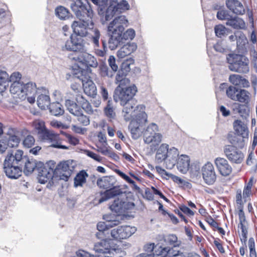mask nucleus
Here are the masks:
<instances>
[{
	"label": "nucleus",
	"mask_w": 257,
	"mask_h": 257,
	"mask_svg": "<svg viewBox=\"0 0 257 257\" xmlns=\"http://www.w3.org/2000/svg\"><path fill=\"white\" fill-rule=\"evenodd\" d=\"M235 133L243 138H248L249 130L247 124L240 120H235L233 123Z\"/></svg>",
	"instance_id": "nucleus-20"
},
{
	"label": "nucleus",
	"mask_w": 257,
	"mask_h": 257,
	"mask_svg": "<svg viewBox=\"0 0 257 257\" xmlns=\"http://www.w3.org/2000/svg\"><path fill=\"white\" fill-rule=\"evenodd\" d=\"M5 140L6 141L7 145L11 148L18 147L20 141V139L19 137L16 135L10 136L8 139Z\"/></svg>",
	"instance_id": "nucleus-45"
},
{
	"label": "nucleus",
	"mask_w": 257,
	"mask_h": 257,
	"mask_svg": "<svg viewBox=\"0 0 257 257\" xmlns=\"http://www.w3.org/2000/svg\"><path fill=\"white\" fill-rule=\"evenodd\" d=\"M104 113L106 116L110 118H113L115 116V113L109 100L108 101L107 104L104 108Z\"/></svg>",
	"instance_id": "nucleus-50"
},
{
	"label": "nucleus",
	"mask_w": 257,
	"mask_h": 257,
	"mask_svg": "<svg viewBox=\"0 0 257 257\" xmlns=\"http://www.w3.org/2000/svg\"><path fill=\"white\" fill-rule=\"evenodd\" d=\"M162 135L161 134L144 137V141L146 144H151V146L156 147L162 141Z\"/></svg>",
	"instance_id": "nucleus-29"
},
{
	"label": "nucleus",
	"mask_w": 257,
	"mask_h": 257,
	"mask_svg": "<svg viewBox=\"0 0 257 257\" xmlns=\"http://www.w3.org/2000/svg\"><path fill=\"white\" fill-rule=\"evenodd\" d=\"M213 10L217 11L216 16H227L228 15L227 11L225 10L223 6L216 4L213 6Z\"/></svg>",
	"instance_id": "nucleus-55"
},
{
	"label": "nucleus",
	"mask_w": 257,
	"mask_h": 257,
	"mask_svg": "<svg viewBox=\"0 0 257 257\" xmlns=\"http://www.w3.org/2000/svg\"><path fill=\"white\" fill-rule=\"evenodd\" d=\"M157 254L161 257L176 256L179 254V251H176L168 247H162L160 246L158 249Z\"/></svg>",
	"instance_id": "nucleus-30"
},
{
	"label": "nucleus",
	"mask_w": 257,
	"mask_h": 257,
	"mask_svg": "<svg viewBox=\"0 0 257 257\" xmlns=\"http://www.w3.org/2000/svg\"><path fill=\"white\" fill-rule=\"evenodd\" d=\"M65 106L69 112L74 116L77 114H79V112L81 110L80 107L75 102L70 100L65 101Z\"/></svg>",
	"instance_id": "nucleus-38"
},
{
	"label": "nucleus",
	"mask_w": 257,
	"mask_h": 257,
	"mask_svg": "<svg viewBox=\"0 0 257 257\" xmlns=\"http://www.w3.org/2000/svg\"><path fill=\"white\" fill-rule=\"evenodd\" d=\"M49 109L51 114L55 116L62 115L64 112L63 106L58 101L51 103Z\"/></svg>",
	"instance_id": "nucleus-33"
},
{
	"label": "nucleus",
	"mask_w": 257,
	"mask_h": 257,
	"mask_svg": "<svg viewBox=\"0 0 257 257\" xmlns=\"http://www.w3.org/2000/svg\"><path fill=\"white\" fill-rule=\"evenodd\" d=\"M176 164L178 170L180 172L185 174L189 168L190 158L187 155H182L178 157Z\"/></svg>",
	"instance_id": "nucleus-24"
},
{
	"label": "nucleus",
	"mask_w": 257,
	"mask_h": 257,
	"mask_svg": "<svg viewBox=\"0 0 257 257\" xmlns=\"http://www.w3.org/2000/svg\"><path fill=\"white\" fill-rule=\"evenodd\" d=\"M136 110H139L140 113L137 114V119L140 123H146L147 121V114L144 111L145 106L144 105H139L136 107Z\"/></svg>",
	"instance_id": "nucleus-42"
},
{
	"label": "nucleus",
	"mask_w": 257,
	"mask_h": 257,
	"mask_svg": "<svg viewBox=\"0 0 257 257\" xmlns=\"http://www.w3.org/2000/svg\"><path fill=\"white\" fill-rule=\"evenodd\" d=\"M81 107L87 113L89 114H93L94 111L91 105L88 101L83 103V105L81 106Z\"/></svg>",
	"instance_id": "nucleus-59"
},
{
	"label": "nucleus",
	"mask_w": 257,
	"mask_h": 257,
	"mask_svg": "<svg viewBox=\"0 0 257 257\" xmlns=\"http://www.w3.org/2000/svg\"><path fill=\"white\" fill-rule=\"evenodd\" d=\"M236 44L237 47L243 48L247 42V40L245 35L241 31H236Z\"/></svg>",
	"instance_id": "nucleus-43"
},
{
	"label": "nucleus",
	"mask_w": 257,
	"mask_h": 257,
	"mask_svg": "<svg viewBox=\"0 0 257 257\" xmlns=\"http://www.w3.org/2000/svg\"><path fill=\"white\" fill-rule=\"evenodd\" d=\"M226 24L234 29H243L245 28L244 22L239 17H230Z\"/></svg>",
	"instance_id": "nucleus-28"
},
{
	"label": "nucleus",
	"mask_w": 257,
	"mask_h": 257,
	"mask_svg": "<svg viewBox=\"0 0 257 257\" xmlns=\"http://www.w3.org/2000/svg\"><path fill=\"white\" fill-rule=\"evenodd\" d=\"M203 179L206 184L213 185L216 181L217 176L213 165L210 163H206L201 169Z\"/></svg>",
	"instance_id": "nucleus-16"
},
{
	"label": "nucleus",
	"mask_w": 257,
	"mask_h": 257,
	"mask_svg": "<svg viewBox=\"0 0 257 257\" xmlns=\"http://www.w3.org/2000/svg\"><path fill=\"white\" fill-rule=\"evenodd\" d=\"M237 99L235 101L245 104H249L250 99V93L245 89H240L237 93Z\"/></svg>",
	"instance_id": "nucleus-34"
},
{
	"label": "nucleus",
	"mask_w": 257,
	"mask_h": 257,
	"mask_svg": "<svg viewBox=\"0 0 257 257\" xmlns=\"http://www.w3.org/2000/svg\"><path fill=\"white\" fill-rule=\"evenodd\" d=\"M93 26L92 17H85V19L74 21L72 25V28L75 35H71L70 36V42L72 45H69L67 42L65 44V48L72 51H83L84 49V40L78 36L86 37L89 34V31L94 33L92 35V41L94 47H98L100 33L97 29H93Z\"/></svg>",
	"instance_id": "nucleus-1"
},
{
	"label": "nucleus",
	"mask_w": 257,
	"mask_h": 257,
	"mask_svg": "<svg viewBox=\"0 0 257 257\" xmlns=\"http://www.w3.org/2000/svg\"><path fill=\"white\" fill-rule=\"evenodd\" d=\"M226 59L230 70L239 73H246L249 72V60L245 56L230 54L228 55Z\"/></svg>",
	"instance_id": "nucleus-6"
},
{
	"label": "nucleus",
	"mask_w": 257,
	"mask_h": 257,
	"mask_svg": "<svg viewBox=\"0 0 257 257\" xmlns=\"http://www.w3.org/2000/svg\"><path fill=\"white\" fill-rule=\"evenodd\" d=\"M26 159L23 163V170L24 173L26 176L31 175L33 172H36L38 167V162L33 159H29L27 156H25Z\"/></svg>",
	"instance_id": "nucleus-18"
},
{
	"label": "nucleus",
	"mask_w": 257,
	"mask_h": 257,
	"mask_svg": "<svg viewBox=\"0 0 257 257\" xmlns=\"http://www.w3.org/2000/svg\"><path fill=\"white\" fill-rule=\"evenodd\" d=\"M137 48V45L135 43H128L123 45L117 52L119 58H123L134 52Z\"/></svg>",
	"instance_id": "nucleus-22"
},
{
	"label": "nucleus",
	"mask_w": 257,
	"mask_h": 257,
	"mask_svg": "<svg viewBox=\"0 0 257 257\" xmlns=\"http://www.w3.org/2000/svg\"><path fill=\"white\" fill-rule=\"evenodd\" d=\"M24 99L27 96L35 95L37 92L36 85L35 83L29 82L26 84L23 83V91Z\"/></svg>",
	"instance_id": "nucleus-32"
},
{
	"label": "nucleus",
	"mask_w": 257,
	"mask_h": 257,
	"mask_svg": "<svg viewBox=\"0 0 257 257\" xmlns=\"http://www.w3.org/2000/svg\"><path fill=\"white\" fill-rule=\"evenodd\" d=\"M84 49L81 51H73L68 55V59L74 62L80 63L86 67L87 70L90 67L96 68L98 66L96 58L91 54L84 52Z\"/></svg>",
	"instance_id": "nucleus-8"
},
{
	"label": "nucleus",
	"mask_w": 257,
	"mask_h": 257,
	"mask_svg": "<svg viewBox=\"0 0 257 257\" xmlns=\"http://www.w3.org/2000/svg\"><path fill=\"white\" fill-rule=\"evenodd\" d=\"M248 245L249 249L250 257H256V253L255 249V242L253 238L250 237L249 238Z\"/></svg>",
	"instance_id": "nucleus-52"
},
{
	"label": "nucleus",
	"mask_w": 257,
	"mask_h": 257,
	"mask_svg": "<svg viewBox=\"0 0 257 257\" xmlns=\"http://www.w3.org/2000/svg\"><path fill=\"white\" fill-rule=\"evenodd\" d=\"M123 206V200L117 198L114 200L113 203L109 208L112 211L116 213H122Z\"/></svg>",
	"instance_id": "nucleus-41"
},
{
	"label": "nucleus",
	"mask_w": 257,
	"mask_h": 257,
	"mask_svg": "<svg viewBox=\"0 0 257 257\" xmlns=\"http://www.w3.org/2000/svg\"><path fill=\"white\" fill-rule=\"evenodd\" d=\"M77 117V120L80 124L83 125L87 126L90 123L89 117L82 113V110L79 112V114L75 115Z\"/></svg>",
	"instance_id": "nucleus-49"
},
{
	"label": "nucleus",
	"mask_w": 257,
	"mask_h": 257,
	"mask_svg": "<svg viewBox=\"0 0 257 257\" xmlns=\"http://www.w3.org/2000/svg\"><path fill=\"white\" fill-rule=\"evenodd\" d=\"M248 104H242L240 103H235L234 110L239 114L241 117H246L249 115V110L248 107Z\"/></svg>",
	"instance_id": "nucleus-36"
},
{
	"label": "nucleus",
	"mask_w": 257,
	"mask_h": 257,
	"mask_svg": "<svg viewBox=\"0 0 257 257\" xmlns=\"http://www.w3.org/2000/svg\"><path fill=\"white\" fill-rule=\"evenodd\" d=\"M214 164L219 173L222 176H228L232 173V167L226 159L221 157L216 158L214 160Z\"/></svg>",
	"instance_id": "nucleus-17"
},
{
	"label": "nucleus",
	"mask_w": 257,
	"mask_h": 257,
	"mask_svg": "<svg viewBox=\"0 0 257 257\" xmlns=\"http://www.w3.org/2000/svg\"><path fill=\"white\" fill-rule=\"evenodd\" d=\"M22 75L19 72H14L10 77V81L12 82L10 91L14 95V97L24 100L23 82L21 81Z\"/></svg>",
	"instance_id": "nucleus-11"
},
{
	"label": "nucleus",
	"mask_w": 257,
	"mask_h": 257,
	"mask_svg": "<svg viewBox=\"0 0 257 257\" xmlns=\"http://www.w3.org/2000/svg\"><path fill=\"white\" fill-rule=\"evenodd\" d=\"M37 104L42 109L49 108L51 104L49 96L43 94L40 95L37 98Z\"/></svg>",
	"instance_id": "nucleus-31"
},
{
	"label": "nucleus",
	"mask_w": 257,
	"mask_h": 257,
	"mask_svg": "<svg viewBox=\"0 0 257 257\" xmlns=\"http://www.w3.org/2000/svg\"><path fill=\"white\" fill-rule=\"evenodd\" d=\"M107 145H105V144H102L100 146L97 145L96 146L97 148V151L104 155H107L109 153V149L107 148Z\"/></svg>",
	"instance_id": "nucleus-62"
},
{
	"label": "nucleus",
	"mask_w": 257,
	"mask_h": 257,
	"mask_svg": "<svg viewBox=\"0 0 257 257\" xmlns=\"http://www.w3.org/2000/svg\"><path fill=\"white\" fill-rule=\"evenodd\" d=\"M137 229L135 227L130 226H121L111 230L110 234L112 238L116 240L126 239L133 234Z\"/></svg>",
	"instance_id": "nucleus-14"
},
{
	"label": "nucleus",
	"mask_w": 257,
	"mask_h": 257,
	"mask_svg": "<svg viewBox=\"0 0 257 257\" xmlns=\"http://www.w3.org/2000/svg\"><path fill=\"white\" fill-rule=\"evenodd\" d=\"M223 152L225 157L231 163L239 164L244 160V154L234 146L225 145Z\"/></svg>",
	"instance_id": "nucleus-12"
},
{
	"label": "nucleus",
	"mask_w": 257,
	"mask_h": 257,
	"mask_svg": "<svg viewBox=\"0 0 257 257\" xmlns=\"http://www.w3.org/2000/svg\"><path fill=\"white\" fill-rule=\"evenodd\" d=\"M10 77L8 74L3 71H0V92H4L9 85Z\"/></svg>",
	"instance_id": "nucleus-37"
},
{
	"label": "nucleus",
	"mask_w": 257,
	"mask_h": 257,
	"mask_svg": "<svg viewBox=\"0 0 257 257\" xmlns=\"http://www.w3.org/2000/svg\"><path fill=\"white\" fill-rule=\"evenodd\" d=\"M35 129L37 131L38 135H40L47 128L43 121H37L34 123Z\"/></svg>",
	"instance_id": "nucleus-56"
},
{
	"label": "nucleus",
	"mask_w": 257,
	"mask_h": 257,
	"mask_svg": "<svg viewBox=\"0 0 257 257\" xmlns=\"http://www.w3.org/2000/svg\"><path fill=\"white\" fill-rule=\"evenodd\" d=\"M227 7L234 14L238 15L244 14L245 10L240 2L237 0H227Z\"/></svg>",
	"instance_id": "nucleus-23"
},
{
	"label": "nucleus",
	"mask_w": 257,
	"mask_h": 257,
	"mask_svg": "<svg viewBox=\"0 0 257 257\" xmlns=\"http://www.w3.org/2000/svg\"><path fill=\"white\" fill-rule=\"evenodd\" d=\"M25 156L21 150L8 152L3 164L4 171L8 178L17 179L21 176Z\"/></svg>",
	"instance_id": "nucleus-2"
},
{
	"label": "nucleus",
	"mask_w": 257,
	"mask_h": 257,
	"mask_svg": "<svg viewBox=\"0 0 257 257\" xmlns=\"http://www.w3.org/2000/svg\"><path fill=\"white\" fill-rule=\"evenodd\" d=\"M88 175L85 170H81L77 174L74 178V187L77 188L78 187H83V185L86 182V178Z\"/></svg>",
	"instance_id": "nucleus-27"
},
{
	"label": "nucleus",
	"mask_w": 257,
	"mask_h": 257,
	"mask_svg": "<svg viewBox=\"0 0 257 257\" xmlns=\"http://www.w3.org/2000/svg\"><path fill=\"white\" fill-rule=\"evenodd\" d=\"M136 35L135 31L133 29H128L125 32L122 33V41L133 40Z\"/></svg>",
	"instance_id": "nucleus-51"
},
{
	"label": "nucleus",
	"mask_w": 257,
	"mask_h": 257,
	"mask_svg": "<svg viewBox=\"0 0 257 257\" xmlns=\"http://www.w3.org/2000/svg\"><path fill=\"white\" fill-rule=\"evenodd\" d=\"M130 9V5L127 1L122 0L115 6L113 9L114 15L121 13Z\"/></svg>",
	"instance_id": "nucleus-39"
},
{
	"label": "nucleus",
	"mask_w": 257,
	"mask_h": 257,
	"mask_svg": "<svg viewBox=\"0 0 257 257\" xmlns=\"http://www.w3.org/2000/svg\"><path fill=\"white\" fill-rule=\"evenodd\" d=\"M179 151L175 147H172L169 149L166 159H165V163L166 167L167 169H171L176 164L177 159L179 157Z\"/></svg>",
	"instance_id": "nucleus-19"
},
{
	"label": "nucleus",
	"mask_w": 257,
	"mask_h": 257,
	"mask_svg": "<svg viewBox=\"0 0 257 257\" xmlns=\"http://www.w3.org/2000/svg\"><path fill=\"white\" fill-rule=\"evenodd\" d=\"M76 165V163L73 160L65 161V181L68 180V178L73 172Z\"/></svg>",
	"instance_id": "nucleus-40"
},
{
	"label": "nucleus",
	"mask_w": 257,
	"mask_h": 257,
	"mask_svg": "<svg viewBox=\"0 0 257 257\" xmlns=\"http://www.w3.org/2000/svg\"><path fill=\"white\" fill-rule=\"evenodd\" d=\"M55 164L56 162L52 160L47 162L46 164L42 162H38L36 173L40 183L45 184L49 182L51 185H53L51 182L53 181V167H55Z\"/></svg>",
	"instance_id": "nucleus-7"
},
{
	"label": "nucleus",
	"mask_w": 257,
	"mask_h": 257,
	"mask_svg": "<svg viewBox=\"0 0 257 257\" xmlns=\"http://www.w3.org/2000/svg\"><path fill=\"white\" fill-rule=\"evenodd\" d=\"M35 140L33 136L28 135L23 140V144L25 148H31L35 144Z\"/></svg>",
	"instance_id": "nucleus-54"
},
{
	"label": "nucleus",
	"mask_w": 257,
	"mask_h": 257,
	"mask_svg": "<svg viewBox=\"0 0 257 257\" xmlns=\"http://www.w3.org/2000/svg\"><path fill=\"white\" fill-rule=\"evenodd\" d=\"M102 46H103V50L95 49V54L97 56H100V57H103L106 54V43L105 41H102Z\"/></svg>",
	"instance_id": "nucleus-63"
},
{
	"label": "nucleus",
	"mask_w": 257,
	"mask_h": 257,
	"mask_svg": "<svg viewBox=\"0 0 257 257\" xmlns=\"http://www.w3.org/2000/svg\"><path fill=\"white\" fill-rule=\"evenodd\" d=\"M169 145L167 144H162L157 149L155 155V162L160 164L164 162L169 150Z\"/></svg>",
	"instance_id": "nucleus-26"
},
{
	"label": "nucleus",
	"mask_w": 257,
	"mask_h": 257,
	"mask_svg": "<svg viewBox=\"0 0 257 257\" xmlns=\"http://www.w3.org/2000/svg\"><path fill=\"white\" fill-rule=\"evenodd\" d=\"M128 128L130 130L133 139H137L141 136L142 131L140 128L139 125L137 121H132L128 126Z\"/></svg>",
	"instance_id": "nucleus-35"
},
{
	"label": "nucleus",
	"mask_w": 257,
	"mask_h": 257,
	"mask_svg": "<svg viewBox=\"0 0 257 257\" xmlns=\"http://www.w3.org/2000/svg\"><path fill=\"white\" fill-rule=\"evenodd\" d=\"M108 64L110 68L112 70H113L114 71L116 72L117 71L118 69L117 65L115 63V57L113 56H110L109 57V59L108 60Z\"/></svg>",
	"instance_id": "nucleus-60"
},
{
	"label": "nucleus",
	"mask_w": 257,
	"mask_h": 257,
	"mask_svg": "<svg viewBox=\"0 0 257 257\" xmlns=\"http://www.w3.org/2000/svg\"><path fill=\"white\" fill-rule=\"evenodd\" d=\"M165 241L174 246H177L179 243L178 242V238L175 234H169L165 239Z\"/></svg>",
	"instance_id": "nucleus-53"
},
{
	"label": "nucleus",
	"mask_w": 257,
	"mask_h": 257,
	"mask_svg": "<svg viewBox=\"0 0 257 257\" xmlns=\"http://www.w3.org/2000/svg\"><path fill=\"white\" fill-rule=\"evenodd\" d=\"M115 183L116 180L113 176H104L97 180V186L100 188L107 189L105 191L100 193V198L98 200L99 204L121 193L119 189L114 187Z\"/></svg>",
	"instance_id": "nucleus-4"
},
{
	"label": "nucleus",
	"mask_w": 257,
	"mask_h": 257,
	"mask_svg": "<svg viewBox=\"0 0 257 257\" xmlns=\"http://www.w3.org/2000/svg\"><path fill=\"white\" fill-rule=\"evenodd\" d=\"M250 54L253 66L257 69V52L254 49H251Z\"/></svg>",
	"instance_id": "nucleus-64"
},
{
	"label": "nucleus",
	"mask_w": 257,
	"mask_h": 257,
	"mask_svg": "<svg viewBox=\"0 0 257 257\" xmlns=\"http://www.w3.org/2000/svg\"><path fill=\"white\" fill-rule=\"evenodd\" d=\"M131 63H124L122 64L121 68L118 70L116 77V83H119L118 85L121 86L125 82H128V79L125 78V76L130 70V64Z\"/></svg>",
	"instance_id": "nucleus-21"
},
{
	"label": "nucleus",
	"mask_w": 257,
	"mask_h": 257,
	"mask_svg": "<svg viewBox=\"0 0 257 257\" xmlns=\"http://www.w3.org/2000/svg\"><path fill=\"white\" fill-rule=\"evenodd\" d=\"M125 17H115L108 26V31L110 34L108 41V47L111 50L115 49L119 45L123 43L122 33L124 27L128 25Z\"/></svg>",
	"instance_id": "nucleus-3"
},
{
	"label": "nucleus",
	"mask_w": 257,
	"mask_h": 257,
	"mask_svg": "<svg viewBox=\"0 0 257 257\" xmlns=\"http://www.w3.org/2000/svg\"><path fill=\"white\" fill-rule=\"evenodd\" d=\"M229 80L232 84L235 86L243 88H247L249 86L248 80L238 74L230 75Z\"/></svg>",
	"instance_id": "nucleus-25"
},
{
	"label": "nucleus",
	"mask_w": 257,
	"mask_h": 257,
	"mask_svg": "<svg viewBox=\"0 0 257 257\" xmlns=\"http://www.w3.org/2000/svg\"><path fill=\"white\" fill-rule=\"evenodd\" d=\"M239 91L237 88L233 86H230L226 89V93L227 96L233 100L237 99V93Z\"/></svg>",
	"instance_id": "nucleus-47"
},
{
	"label": "nucleus",
	"mask_w": 257,
	"mask_h": 257,
	"mask_svg": "<svg viewBox=\"0 0 257 257\" xmlns=\"http://www.w3.org/2000/svg\"><path fill=\"white\" fill-rule=\"evenodd\" d=\"M137 91V87L135 85L125 88L118 85L114 92V100L116 102H119L121 105H126L133 99Z\"/></svg>",
	"instance_id": "nucleus-9"
},
{
	"label": "nucleus",
	"mask_w": 257,
	"mask_h": 257,
	"mask_svg": "<svg viewBox=\"0 0 257 257\" xmlns=\"http://www.w3.org/2000/svg\"><path fill=\"white\" fill-rule=\"evenodd\" d=\"M248 138H238L237 137H234L233 139L229 140L230 143L233 145V146H236L240 149H242L246 145V140Z\"/></svg>",
	"instance_id": "nucleus-46"
},
{
	"label": "nucleus",
	"mask_w": 257,
	"mask_h": 257,
	"mask_svg": "<svg viewBox=\"0 0 257 257\" xmlns=\"http://www.w3.org/2000/svg\"><path fill=\"white\" fill-rule=\"evenodd\" d=\"M136 109H134V107L132 105L128 104L122 110L124 119L126 121L129 120L132 117V113Z\"/></svg>",
	"instance_id": "nucleus-48"
},
{
	"label": "nucleus",
	"mask_w": 257,
	"mask_h": 257,
	"mask_svg": "<svg viewBox=\"0 0 257 257\" xmlns=\"http://www.w3.org/2000/svg\"><path fill=\"white\" fill-rule=\"evenodd\" d=\"M216 35L219 38L223 36L226 32V29L224 26L221 25L216 26L214 28Z\"/></svg>",
	"instance_id": "nucleus-57"
},
{
	"label": "nucleus",
	"mask_w": 257,
	"mask_h": 257,
	"mask_svg": "<svg viewBox=\"0 0 257 257\" xmlns=\"http://www.w3.org/2000/svg\"><path fill=\"white\" fill-rule=\"evenodd\" d=\"M93 249L96 254H92L83 250H78L76 254L80 257H115L116 252V249L111 248L108 241L104 239L95 243Z\"/></svg>",
	"instance_id": "nucleus-5"
},
{
	"label": "nucleus",
	"mask_w": 257,
	"mask_h": 257,
	"mask_svg": "<svg viewBox=\"0 0 257 257\" xmlns=\"http://www.w3.org/2000/svg\"><path fill=\"white\" fill-rule=\"evenodd\" d=\"M41 140L49 141L52 143L51 147L55 148L64 149V145H61L59 135L55 134L52 131L46 129L39 136Z\"/></svg>",
	"instance_id": "nucleus-15"
},
{
	"label": "nucleus",
	"mask_w": 257,
	"mask_h": 257,
	"mask_svg": "<svg viewBox=\"0 0 257 257\" xmlns=\"http://www.w3.org/2000/svg\"><path fill=\"white\" fill-rule=\"evenodd\" d=\"M53 181L51 182L53 185H61V189H58V193L60 197H63L64 195L63 191V183H59V181L63 182L64 180V160L60 161L55 167H53Z\"/></svg>",
	"instance_id": "nucleus-13"
},
{
	"label": "nucleus",
	"mask_w": 257,
	"mask_h": 257,
	"mask_svg": "<svg viewBox=\"0 0 257 257\" xmlns=\"http://www.w3.org/2000/svg\"><path fill=\"white\" fill-rule=\"evenodd\" d=\"M158 125L155 123H151L144 133V137L159 134Z\"/></svg>",
	"instance_id": "nucleus-44"
},
{
	"label": "nucleus",
	"mask_w": 257,
	"mask_h": 257,
	"mask_svg": "<svg viewBox=\"0 0 257 257\" xmlns=\"http://www.w3.org/2000/svg\"><path fill=\"white\" fill-rule=\"evenodd\" d=\"M78 72L75 73L77 75V77L79 78L82 83L84 92L88 96L94 97L96 95V87L93 82L90 79V69L81 70L78 66Z\"/></svg>",
	"instance_id": "nucleus-10"
},
{
	"label": "nucleus",
	"mask_w": 257,
	"mask_h": 257,
	"mask_svg": "<svg viewBox=\"0 0 257 257\" xmlns=\"http://www.w3.org/2000/svg\"><path fill=\"white\" fill-rule=\"evenodd\" d=\"M135 204L134 203L127 201H123L122 213H124L128 210H131L134 208Z\"/></svg>",
	"instance_id": "nucleus-58"
},
{
	"label": "nucleus",
	"mask_w": 257,
	"mask_h": 257,
	"mask_svg": "<svg viewBox=\"0 0 257 257\" xmlns=\"http://www.w3.org/2000/svg\"><path fill=\"white\" fill-rule=\"evenodd\" d=\"M85 154L89 156V157L93 159L94 160L98 162H101L102 161V157H101L100 156L95 154L94 153L90 151L89 150H85Z\"/></svg>",
	"instance_id": "nucleus-61"
}]
</instances>
